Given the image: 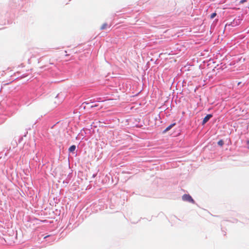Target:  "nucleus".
<instances>
[{"label":"nucleus","mask_w":249,"mask_h":249,"mask_svg":"<svg viewBox=\"0 0 249 249\" xmlns=\"http://www.w3.org/2000/svg\"><path fill=\"white\" fill-rule=\"evenodd\" d=\"M182 198L183 201H188V202L192 203H195L194 200L192 198L191 196H190L189 195H187V194L184 195L182 196Z\"/></svg>","instance_id":"nucleus-1"},{"label":"nucleus","mask_w":249,"mask_h":249,"mask_svg":"<svg viewBox=\"0 0 249 249\" xmlns=\"http://www.w3.org/2000/svg\"><path fill=\"white\" fill-rule=\"evenodd\" d=\"M212 116H213L211 114L207 115L203 119V120L202 121V124H204L205 123H206L210 119V118L212 117Z\"/></svg>","instance_id":"nucleus-2"},{"label":"nucleus","mask_w":249,"mask_h":249,"mask_svg":"<svg viewBox=\"0 0 249 249\" xmlns=\"http://www.w3.org/2000/svg\"><path fill=\"white\" fill-rule=\"evenodd\" d=\"M76 149V146L74 145H72L69 149L70 152H73Z\"/></svg>","instance_id":"nucleus-3"},{"label":"nucleus","mask_w":249,"mask_h":249,"mask_svg":"<svg viewBox=\"0 0 249 249\" xmlns=\"http://www.w3.org/2000/svg\"><path fill=\"white\" fill-rule=\"evenodd\" d=\"M175 125V124H171L169 126H168L164 130V132H166L168 131H169L174 125Z\"/></svg>","instance_id":"nucleus-4"},{"label":"nucleus","mask_w":249,"mask_h":249,"mask_svg":"<svg viewBox=\"0 0 249 249\" xmlns=\"http://www.w3.org/2000/svg\"><path fill=\"white\" fill-rule=\"evenodd\" d=\"M107 23H104L101 27L100 29L101 30H104L106 29L107 27Z\"/></svg>","instance_id":"nucleus-5"},{"label":"nucleus","mask_w":249,"mask_h":249,"mask_svg":"<svg viewBox=\"0 0 249 249\" xmlns=\"http://www.w3.org/2000/svg\"><path fill=\"white\" fill-rule=\"evenodd\" d=\"M218 144L220 146H223V145L224 144V142L222 140H220L218 141Z\"/></svg>","instance_id":"nucleus-6"},{"label":"nucleus","mask_w":249,"mask_h":249,"mask_svg":"<svg viewBox=\"0 0 249 249\" xmlns=\"http://www.w3.org/2000/svg\"><path fill=\"white\" fill-rule=\"evenodd\" d=\"M216 13H213L211 15V19L213 18L216 16Z\"/></svg>","instance_id":"nucleus-7"},{"label":"nucleus","mask_w":249,"mask_h":249,"mask_svg":"<svg viewBox=\"0 0 249 249\" xmlns=\"http://www.w3.org/2000/svg\"><path fill=\"white\" fill-rule=\"evenodd\" d=\"M248 0H241L239 2L240 4H243L245 2H246Z\"/></svg>","instance_id":"nucleus-8"},{"label":"nucleus","mask_w":249,"mask_h":249,"mask_svg":"<svg viewBox=\"0 0 249 249\" xmlns=\"http://www.w3.org/2000/svg\"><path fill=\"white\" fill-rule=\"evenodd\" d=\"M247 144L248 148H249V141H248L247 142Z\"/></svg>","instance_id":"nucleus-9"},{"label":"nucleus","mask_w":249,"mask_h":249,"mask_svg":"<svg viewBox=\"0 0 249 249\" xmlns=\"http://www.w3.org/2000/svg\"><path fill=\"white\" fill-rule=\"evenodd\" d=\"M96 106H97V105L91 106V107H96Z\"/></svg>","instance_id":"nucleus-10"},{"label":"nucleus","mask_w":249,"mask_h":249,"mask_svg":"<svg viewBox=\"0 0 249 249\" xmlns=\"http://www.w3.org/2000/svg\"><path fill=\"white\" fill-rule=\"evenodd\" d=\"M49 235H47V236H45V237H44V238H47V237H49Z\"/></svg>","instance_id":"nucleus-11"}]
</instances>
